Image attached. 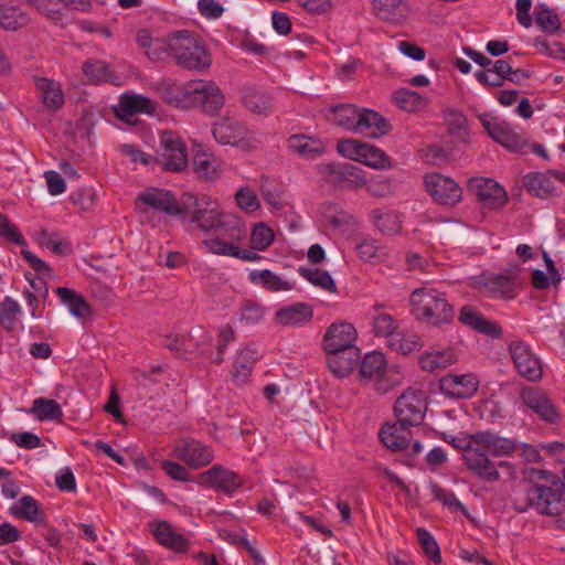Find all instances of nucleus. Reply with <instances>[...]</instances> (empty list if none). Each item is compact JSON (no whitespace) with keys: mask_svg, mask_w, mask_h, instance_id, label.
<instances>
[{"mask_svg":"<svg viewBox=\"0 0 565 565\" xmlns=\"http://www.w3.org/2000/svg\"><path fill=\"white\" fill-rule=\"evenodd\" d=\"M181 211L182 221L195 223L205 233H213L211 239L242 241L246 234L238 216L223 213L217 202L205 194L182 193Z\"/></svg>","mask_w":565,"mask_h":565,"instance_id":"1","label":"nucleus"},{"mask_svg":"<svg viewBox=\"0 0 565 565\" xmlns=\"http://www.w3.org/2000/svg\"><path fill=\"white\" fill-rule=\"evenodd\" d=\"M529 488L524 500L515 501L514 508L524 513L532 509L544 516H561L565 513V482L555 473L532 469L529 473Z\"/></svg>","mask_w":565,"mask_h":565,"instance_id":"2","label":"nucleus"},{"mask_svg":"<svg viewBox=\"0 0 565 565\" xmlns=\"http://www.w3.org/2000/svg\"><path fill=\"white\" fill-rule=\"evenodd\" d=\"M324 111L329 122L366 138H381L392 129L391 124L377 111L369 108L359 109L353 104L330 106Z\"/></svg>","mask_w":565,"mask_h":565,"instance_id":"3","label":"nucleus"},{"mask_svg":"<svg viewBox=\"0 0 565 565\" xmlns=\"http://www.w3.org/2000/svg\"><path fill=\"white\" fill-rule=\"evenodd\" d=\"M411 305L413 315L433 326L449 323L454 318V309L445 295L433 288H419L412 292Z\"/></svg>","mask_w":565,"mask_h":565,"instance_id":"4","label":"nucleus"},{"mask_svg":"<svg viewBox=\"0 0 565 565\" xmlns=\"http://www.w3.org/2000/svg\"><path fill=\"white\" fill-rule=\"evenodd\" d=\"M172 56L180 67L190 71L202 72L212 63L211 54L204 44L193 32L188 30L175 32Z\"/></svg>","mask_w":565,"mask_h":565,"instance_id":"5","label":"nucleus"},{"mask_svg":"<svg viewBox=\"0 0 565 565\" xmlns=\"http://www.w3.org/2000/svg\"><path fill=\"white\" fill-rule=\"evenodd\" d=\"M154 163L169 172H181L186 168V148L181 137L174 131L166 130L161 134Z\"/></svg>","mask_w":565,"mask_h":565,"instance_id":"6","label":"nucleus"},{"mask_svg":"<svg viewBox=\"0 0 565 565\" xmlns=\"http://www.w3.org/2000/svg\"><path fill=\"white\" fill-rule=\"evenodd\" d=\"M337 150L343 157L374 169H386L391 167V159L384 151L373 145L356 139L340 140L337 145Z\"/></svg>","mask_w":565,"mask_h":565,"instance_id":"7","label":"nucleus"},{"mask_svg":"<svg viewBox=\"0 0 565 565\" xmlns=\"http://www.w3.org/2000/svg\"><path fill=\"white\" fill-rule=\"evenodd\" d=\"M479 120L491 139L503 146L510 151L526 153L529 142L505 120L491 116V114H480Z\"/></svg>","mask_w":565,"mask_h":565,"instance_id":"8","label":"nucleus"},{"mask_svg":"<svg viewBox=\"0 0 565 565\" xmlns=\"http://www.w3.org/2000/svg\"><path fill=\"white\" fill-rule=\"evenodd\" d=\"M427 412V399L424 392L407 390L395 402L394 413L404 426H418Z\"/></svg>","mask_w":565,"mask_h":565,"instance_id":"9","label":"nucleus"},{"mask_svg":"<svg viewBox=\"0 0 565 565\" xmlns=\"http://www.w3.org/2000/svg\"><path fill=\"white\" fill-rule=\"evenodd\" d=\"M214 139L221 145H231L244 150L255 148L256 139L241 121L223 118L212 127Z\"/></svg>","mask_w":565,"mask_h":565,"instance_id":"10","label":"nucleus"},{"mask_svg":"<svg viewBox=\"0 0 565 565\" xmlns=\"http://www.w3.org/2000/svg\"><path fill=\"white\" fill-rule=\"evenodd\" d=\"M188 92L192 93L190 105L201 107L210 116H216L224 106V95L214 82L191 81L188 83Z\"/></svg>","mask_w":565,"mask_h":565,"instance_id":"11","label":"nucleus"},{"mask_svg":"<svg viewBox=\"0 0 565 565\" xmlns=\"http://www.w3.org/2000/svg\"><path fill=\"white\" fill-rule=\"evenodd\" d=\"M319 173L331 184L345 189H360L365 185V179L360 168L351 163H322Z\"/></svg>","mask_w":565,"mask_h":565,"instance_id":"12","label":"nucleus"},{"mask_svg":"<svg viewBox=\"0 0 565 565\" xmlns=\"http://www.w3.org/2000/svg\"><path fill=\"white\" fill-rule=\"evenodd\" d=\"M509 352L520 376L530 382H537L542 379L543 367L541 361L526 343L514 341L510 343Z\"/></svg>","mask_w":565,"mask_h":565,"instance_id":"13","label":"nucleus"},{"mask_svg":"<svg viewBox=\"0 0 565 565\" xmlns=\"http://www.w3.org/2000/svg\"><path fill=\"white\" fill-rule=\"evenodd\" d=\"M520 398L523 405L536 414L540 419L550 424L558 422V411L544 390L537 386H524L520 391Z\"/></svg>","mask_w":565,"mask_h":565,"instance_id":"14","label":"nucleus"},{"mask_svg":"<svg viewBox=\"0 0 565 565\" xmlns=\"http://www.w3.org/2000/svg\"><path fill=\"white\" fill-rule=\"evenodd\" d=\"M424 183L426 190L438 204L452 206L461 200V188L448 177L429 173L425 175Z\"/></svg>","mask_w":565,"mask_h":565,"instance_id":"15","label":"nucleus"},{"mask_svg":"<svg viewBox=\"0 0 565 565\" xmlns=\"http://www.w3.org/2000/svg\"><path fill=\"white\" fill-rule=\"evenodd\" d=\"M478 440L475 443V447H470L467 450L466 458L463 460L467 470L475 477L488 481L495 482L500 479L499 470L497 469L495 462L490 460V455Z\"/></svg>","mask_w":565,"mask_h":565,"instance_id":"16","label":"nucleus"},{"mask_svg":"<svg viewBox=\"0 0 565 565\" xmlns=\"http://www.w3.org/2000/svg\"><path fill=\"white\" fill-rule=\"evenodd\" d=\"M199 483L232 495L243 484L242 477L221 465H214L199 475Z\"/></svg>","mask_w":565,"mask_h":565,"instance_id":"17","label":"nucleus"},{"mask_svg":"<svg viewBox=\"0 0 565 565\" xmlns=\"http://www.w3.org/2000/svg\"><path fill=\"white\" fill-rule=\"evenodd\" d=\"M174 456L189 467L199 469L214 458L213 450L195 439H183L174 447Z\"/></svg>","mask_w":565,"mask_h":565,"instance_id":"18","label":"nucleus"},{"mask_svg":"<svg viewBox=\"0 0 565 565\" xmlns=\"http://www.w3.org/2000/svg\"><path fill=\"white\" fill-rule=\"evenodd\" d=\"M469 189L484 206L490 209H500L508 201L505 190L492 179L473 178L469 181Z\"/></svg>","mask_w":565,"mask_h":565,"instance_id":"19","label":"nucleus"},{"mask_svg":"<svg viewBox=\"0 0 565 565\" xmlns=\"http://www.w3.org/2000/svg\"><path fill=\"white\" fill-rule=\"evenodd\" d=\"M479 381L472 373L457 375L447 374L439 381V388L452 398H469L478 391Z\"/></svg>","mask_w":565,"mask_h":565,"instance_id":"20","label":"nucleus"},{"mask_svg":"<svg viewBox=\"0 0 565 565\" xmlns=\"http://www.w3.org/2000/svg\"><path fill=\"white\" fill-rule=\"evenodd\" d=\"M154 111L156 105L150 98L136 94H122L118 106L115 107L116 116L129 125L136 121L137 114L151 115Z\"/></svg>","mask_w":565,"mask_h":565,"instance_id":"21","label":"nucleus"},{"mask_svg":"<svg viewBox=\"0 0 565 565\" xmlns=\"http://www.w3.org/2000/svg\"><path fill=\"white\" fill-rule=\"evenodd\" d=\"M355 340L356 331L352 324L348 322L332 323L323 337V349L327 353H331L356 348Z\"/></svg>","mask_w":565,"mask_h":565,"instance_id":"22","label":"nucleus"},{"mask_svg":"<svg viewBox=\"0 0 565 565\" xmlns=\"http://www.w3.org/2000/svg\"><path fill=\"white\" fill-rule=\"evenodd\" d=\"M520 269L511 268L507 274L483 276V285L491 294L504 299H513L518 295Z\"/></svg>","mask_w":565,"mask_h":565,"instance_id":"23","label":"nucleus"},{"mask_svg":"<svg viewBox=\"0 0 565 565\" xmlns=\"http://www.w3.org/2000/svg\"><path fill=\"white\" fill-rule=\"evenodd\" d=\"M139 201L168 215H178L181 217V198L177 200L170 191L148 189L139 195Z\"/></svg>","mask_w":565,"mask_h":565,"instance_id":"24","label":"nucleus"},{"mask_svg":"<svg viewBox=\"0 0 565 565\" xmlns=\"http://www.w3.org/2000/svg\"><path fill=\"white\" fill-rule=\"evenodd\" d=\"M192 166L201 180H214L221 173V161L202 145L193 147Z\"/></svg>","mask_w":565,"mask_h":565,"instance_id":"25","label":"nucleus"},{"mask_svg":"<svg viewBox=\"0 0 565 565\" xmlns=\"http://www.w3.org/2000/svg\"><path fill=\"white\" fill-rule=\"evenodd\" d=\"M327 354L330 371L338 377L348 376L358 365L360 360V351L358 348H349Z\"/></svg>","mask_w":565,"mask_h":565,"instance_id":"26","label":"nucleus"},{"mask_svg":"<svg viewBox=\"0 0 565 565\" xmlns=\"http://www.w3.org/2000/svg\"><path fill=\"white\" fill-rule=\"evenodd\" d=\"M411 435L408 426L402 425L398 420L394 424H386L380 431L381 441L392 451L407 449Z\"/></svg>","mask_w":565,"mask_h":565,"instance_id":"27","label":"nucleus"},{"mask_svg":"<svg viewBox=\"0 0 565 565\" xmlns=\"http://www.w3.org/2000/svg\"><path fill=\"white\" fill-rule=\"evenodd\" d=\"M287 143L291 152L303 159H317L326 151L323 141L306 135H292Z\"/></svg>","mask_w":565,"mask_h":565,"instance_id":"28","label":"nucleus"},{"mask_svg":"<svg viewBox=\"0 0 565 565\" xmlns=\"http://www.w3.org/2000/svg\"><path fill=\"white\" fill-rule=\"evenodd\" d=\"M241 241L230 239H205V248L213 254L221 256H231L243 260H258L260 256L257 253L238 247Z\"/></svg>","mask_w":565,"mask_h":565,"instance_id":"29","label":"nucleus"},{"mask_svg":"<svg viewBox=\"0 0 565 565\" xmlns=\"http://www.w3.org/2000/svg\"><path fill=\"white\" fill-rule=\"evenodd\" d=\"M312 307L298 302L276 312V321L282 327H301L312 319Z\"/></svg>","mask_w":565,"mask_h":565,"instance_id":"30","label":"nucleus"},{"mask_svg":"<svg viewBox=\"0 0 565 565\" xmlns=\"http://www.w3.org/2000/svg\"><path fill=\"white\" fill-rule=\"evenodd\" d=\"M152 533L162 546L178 553L186 552L189 545L188 540L183 535L174 532L167 521L156 522Z\"/></svg>","mask_w":565,"mask_h":565,"instance_id":"31","label":"nucleus"},{"mask_svg":"<svg viewBox=\"0 0 565 565\" xmlns=\"http://www.w3.org/2000/svg\"><path fill=\"white\" fill-rule=\"evenodd\" d=\"M257 359V351L249 347H246L237 354L231 372L232 379L236 385H244L247 383Z\"/></svg>","mask_w":565,"mask_h":565,"instance_id":"32","label":"nucleus"},{"mask_svg":"<svg viewBox=\"0 0 565 565\" xmlns=\"http://www.w3.org/2000/svg\"><path fill=\"white\" fill-rule=\"evenodd\" d=\"M478 445H481L490 455L501 457L510 456L516 450L513 439L504 438L489 431L478 433Z\"/></svg>","mask_w":565,"mask_h":565,"instance_id":"33","label":"nucleus"},{"mask_svg":"<svg viewBox=\"0 0 565 565\" xmlns=\"http://www.w3.org/2000/svg\"><path fill=\"white\" fill-rule=\"evenodd\" d=\"M373 11L382 20L397 23L408 14V7L402 0H374Z\"/></svg>","mask_w":565,"mask_h":565,"instance_id":"34","label":"nucleus"},{"mask_svg":"<svg viewBox=\"0 0 565 565\" xmlns=\"http://www.w3.org/2000/svg\"><path fill=\"white\" fill-rule=\"evenodd\" d=\"M10 513L18 519L41 524L45 522V514L41 511L36 500L31 495H23L10 508Z\"/></svg>","mask_w":565,"mask_h":565,"instance_id":"35","label":"nucleus"},{"mask_svg":"<svg viewBox=\"0 0 565 565\" xmlns=\"http://www.w3.org/2000/svg\"><path fill=\"white\" fill-rule=\"evenodd\" d=\"M56 294L61 301L68 307V310L73 316L79 319H85L90 316V305L81 294L66 287H57Z\"/></svg>","mask_w":565,"mask_h":565,"instance_id":"36","label":"nucleus"},{"mask_svg":"<svg viewBox=\"0 0 565 565\" xmlns=\"http://www.w3.org/2000/svg\"><path fill=\"white\" fill-rule=\"evenodd\" d=\"M29 23V15L18 6L9 1L0 0V26L6 30L15 31Z\"/></svg>","mask_w":565,"mask_h":565,"instance_id":"37","label":"nucleus"},{"mask_svg":"<svg viewBox=\"0 0 565 565\" xmlns=\"http://www.w3.org/2000/svg\"><path fill=\"white\" fill-rule=\"evenodd\" d=\"M526 190L541 199H548L556 194L555 186L547 173L531 172L523 179Z\"/></svg>","mask_w":565,"mask_h":565,"instance_id":"38","label":"nucleus"},{"mask_svg":"<svg viewBox=\"0 0 565 565\" xmlns=\"http://www.w3.org/2000/svg\"><path fill=\"white\" fill-rule=\"evenodd\" d=\"M459 320L463 324L488 335L497 337L501 333L500 327L489 320H486L480 313L469 306H465L460 310Z\"/></svg>","mask_w":565,"mask_h":565,"instance_id":"39","label":"nucleus"},{"mask_svg":"<svg viewBox=\"0 0 565 565\" xmlns=\"http://www.w3.org/2000/svg\"><path fill=\"white\" fill-rule=\"evenodd\" d=\"M457 361V356L451 349L425 352L419 363L424 371L435 372L439 369H446Z\"/></svg>","mask_w":565,"mask_h":565,"instance_id":"40","label":"nucleus"},{"mask_svg":"<svg viewBox=\"0 0 565 565\" xmlns=\"http://www.w3.org/2000/svg\"><path fill=\"white\" fill-rule=\"evenodd\" d=\"M35 86L47 108L57 109L64 103V95L58 83L44 77L35 79Z\"/></svg>","mask_w":565,"mask_h":565,"instance_id":"41","label":"nucleus"},{"mask_svg":"<svg viewBox=\"0 0 565 565\" xmlns=\"http://www.w3.org/2000/svg\"><path fill=\"white\" fill-rule=\"evenodd\" d=\"M158 92L163 100L175 107L189 106L191 94L188 92V83L180 86L175 83L162 82L158 86Z\"/></svg>","mask_w":565,"mask_h":565,"instance_id":"42","label":"nucleus"},{"mask_svg":"<svg viewBox=\"0 0 565 565\" xmlns=\"http://www.w3.org/2000/svg\"><path fill=\"white\" fill-rule=\"evenodd\" d=\"M372 330L375 337L386 338L388 342L399 331V326L391 315L380 311L376 306L372 315Z\"/></svg>","mask_w":565,"mask_h":565,"instance_id":"43","label":"nucleus"},{"mask_svg":"<svg viewBox=\"0 0 565 565\" xmlns=\"http://www.w3.org/2000/svg\"><path fill=\"white\" fill-rule=\"evenodd\" d=\"M29 412L40 422L56 420L63 416V412L58 403L54 399L44 397L35 398Z\"/></svg>","mask_w":565,"mask_h":565,"instance_id":"44","label":"nucleus"},{"mask_svg":"<svg viewBox=\"0 0 565 565\" xmlns=\"http://www.w3.org/2000/svg\"><path fill=\"white\" fill-rule=\"evenodd\" d=\"M386 360L381 352L367 353L361 364L360 374L364 379L375 382L386 370Z\"/></svg>","mask_w":565,"mask_h":565,"instance_id":"45","label":"nucleus"},{"mask_svg":"<svg viewBox=\"0 0 565 565\" xmlns=\"http://www.w3.org/2000/svg\"><path fill=\"white\" fill-rule=\"evenodd\" d=\"M372 217L374 225L385 235H396L402 231V221L395 212L373 210Z\"/></svg>","mask_w":565,"mask_h":565,"instance_id":"46","label":"nucleus"},{"mask_svg":"<svg viewBox=\"0 0 565 565\" xmlns=\"http://www.w3.org/2000/svg\"><path fill=\"white\" fill-rule=\"evenodd\" d=\"M249 278L255 284H260L264 288L269 291H282L290 290L292 285L287 280H284L279 276L275 275L268 269H264L260 271H252L249 274Z\"/></svg>","mask_w":565,"mask_h":565,"instance_id":"47","label":"nucleus"},{"mask_svg":"<svg viewBox=\"0 0 565 565\" xmlns=\"http://www.w3.org/2000/svg\"><path fill=\"white\" fill-rule=\"evenodd\" d=\"M535 23L546 33L554 34L561 30L558 15L545 4H539L535 8Z\"/></svg>","mask_w":565,"mask_h":565,"instance_id":"48","label":"nucleus"},{"mask_svg":"<svg viewBox=\"0 0 565 565\" xmlns=\"http://www.w3.org/2000/svg\"><path fill=\"white\" fill-rule=\"evenodd\" d=\"M361 259L370 263H380L386 257L385 249L373 238H365L356 245Z\"/></svg>","mask_w":565,"mask_h":565,"instance_id":"49","label":"nucleus"},{"mask_svg":"<svg viewBox=\"0 0 565 565\" xmlns=\"http://www.w3.org/2000/svg\"><path fill=\"white\" fill-rule=\"evenodd\" d=\"M175 41V32L167 38H156L150 49L146 51L147 56L152 61H164L172 56V45Z\"/></svg>","mask_w":565,"mask_h":565,"instance_id":"50","label":"nucleus"},{"mask_svg":"<svg viewBox=\"0 0 565 565\" xmlns=\"http://www.w3.org/2000/svg\"><path fill=\"white\" fill-rule=\"evenodd\" d=\"M245 107L256 114L266 115L271 109L270 97L262 92L250 90L243 96Z\"/></svg>","mask_w":565,"mask_h":565,"instance_id":"51","label":"nucleus"},{"mask_svg":"<svg viewBox=\"0 0 565 565\" xmlns=\"http://www.w3.org/2000/svg\"><path fill=\"white\" fill-rule=\"evenodd\" d=\"M20 312V305L12 298L6 297L0 303V324L6 330H12Z\"/></svg>","mask_w":565,"mask_h":565,"instance_id":"52","label":"nucleus"},{"mask_svg":"<svg viewBox=\"0 0 565 565\" xmlns=\"http://www.w3.org/2000/svg\"><path fill=\"white\" fill-rule=\"evenodd\" d=\"M431 493L437 501H440L448 509L452 511H460L463 515L470 519L467 508L456 498L454 492L434 484L431 487Z\"/></svg>","mask_w":565,"mask_h":565,"instance_id":"53","label":"nucleus"},{"mask_svg":"<svg viewBox=\"0 0 565 565\" xmlns=\"http://www.w3.org/2000/svg\"><path fill=\"white\" fill-rule=\"evenodd\" d=\"M300 273L306 279H308L315 286L321 287L322 289L330 292H334L337 290L334 279L326 270L301 269Z\"/></svg>","mask_w":565,"mask_h":565,"instance_id":"54","label":"nucleus"},{"mask_svg":"<svg viewBox=\"0 0 565 565\" xmlns=\"http://www.w3.org/2000/svg\"><path fill=\"white\" fill-rule=\"evenodd\" d=\"M417 540L419 541L425 554L435 563L441 562V554L439 546L433 535L424 527L416 530Z\"/></svg>","mask_w":565,"mask_h":565,"instance_id":"55","label":"nucleus"},{"mask_svg":"<svg viewBox=\"0 0 565 565\" xmlns=\"http://www.w3.org/2000/svg\"><path fill=\"white\" fill-rule=\"evenodd\" d=\"M393 97L401 108L408 111H415L424 104L418 93L406 88L395 90Z\"/></svg>","mask_w":565,"mask_h":565,"instance_id":"56","label":"nucleus"},{"mask_svg":"<svg viewBox=\"0 0 565 565\" xmlns=\"http://www.w3.org/2000/svg\"><path fill=\"white\" fill-rule=\"evenodd\" d=\"M274 241V232L267 225L257 224L250 234V244L254 249L264 250Z\"/></svg>","mask_w":565,"mask_h":565,"instance_id":"57","label":"nucleus"},{"mask_svg":"<svg viewBox=\"0 0 565 565\" xmlns=\"http://www.w3.org/2000/svg\"><path fill=\"white\" fill-rule=\"evenodd\" d=\"M387 343L392 350L396 351L397 353H402L404 355L414 352L419 347V343L417 340L406 337L401 331H398L395 335H393V338H391V340Z\"/></svg>","mask_w":565,"mask_h":565,"instance_id":"58","label":"nucleus"},{"mask_svg":"<svg viewBox=\"0 0 565 565\" xmlns=\"http://www.w3.org/2000/svg\"><path fill=\"white\" fill-rule=\"evenodd\" d=\"M0 236L7 238L10 242L15 243L17 245H26L25 239L20 234L18 228L10 222L8 216L3 213H0Z\"/></svg>","mask_w":565,"mask_h":565,"instance_id":"59","label":"nucleus"},{"mask_svg":"<svg viewBox=\"0 0 565 565\" xmlns=\"http://www.w3.org/2000/svg\"><path fill=\"white\" fill-rule=\"evenodd\" d=\"M38 242L41 246L51 249L56 255H65L70 253V245L64 244L62 241L56 239L46 231H41L38 235Z\"/></svg>","mask_w":565,"mask_h":565,"instance_id":"60","label":"nucleus"},{"mask_svg":"<svg viewBox=\"0 0 565 565\" xmlns=\"http://www.w3.org/2000/svg\"><path fill=\"white\" fill-rule=\"evenodd\" d=\"M83 72L90 79L96 82L107 81L109 72L105 62L103 61H89L83 65Z\"/></svg>","mask_w":565,"mask_h":565,"instance_id":"61","label":"nucleus"},{"mask_svg":"<svg viewBox=\"0 0 565 565\" xmlns=\"http://www.w3.org/2000/svg\"><path fill=\"white\" fill-rule=\"evenodd\" d=\"M401 384V376L397 372L385 371L375 382L374 387L381 394H385Z\"/></svg>","mask_w":565,"mask_h":565,"instance_id":"62","label":"nucleus"},{"mask_svg":"<svg viewBox=\"0 0 565 565\" xmlns=\"http://www.w3.org/2000/svg\"><path fill=\"white\" fill-rule=\"evenodd\" d=\"M120 152L127 156L134 163L139 162L143 166H149L150 163L154 162V156L139 150L134 145L126 143L120 146Z\"/></svg>","mask_w":565,"mask_h":565,"instance_id":"63","label":"nucleus"},{"mask_svg":"<svg viewBox=\"0 0 565 565\" xmlns=\"http://www.w3.org/2000/svg\"><path fill=\"white\" fill-rule=\"evenodd\" d=\"M236 202L238 206L246 212H253L258 209V200L255 193L248 189H241L236 193Z\"/></svg>","mask_w":565,"mask_h":565,"instance_id":"64","label":"nucleus"}]
</instances>
